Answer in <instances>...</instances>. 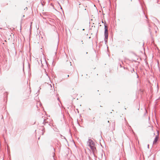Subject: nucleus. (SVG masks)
Instances as JSON below:
<instances>
[{
    "instance_id": "nucleus-1",
    "label": "nucleus",
    "mask_w": 160,
    "mask_h": 160,
    "mask_svg": "<svg viewBox=\"0 0 160 160\" xmlns=\"http://www.w3.org/2000/svg\"><path fill=\"white\" fill-rule=\"evenodd\" d=\"M89 145L92 150L94 151L96 149V148L95 147V143L94 142L91 140H89Z\"/></svg>"
},
{
    "instance_id": "nucleus-2",
    "label": "nucleus",
    "mask_w": 160,
    "mask_h": 160,
    "mask_svg": "<svg viewBox=\"0 0 160 160\" xmlns=\"http://www.w3.org/2000/svg\"><path fill=\"white\" fill-rule=\"evenodd\" d=\"M105 32H104V35L105 38V40L107 41L108 38V27L106 25H105Z\"/></svg>"
},
{
    "instance_id": "nucleus-3",
    "label": "nucleus",
    "mask_w": 160,
    "mask_h": 160,
    "mask_svg": "<svg viewBox=\"0 0 160 160\" xmlns=\"http://www.w3.org/2000/svg\"><path fill=\"white\" fill-rule=\"evenodd\" d=\"M158 136L157 135L154 140L153 144H156V143L157 141H158Z\"/></svg>"
},
{
    "instance_id": "nucleus-4",
    "label": "nucleus",
    "mask_w": 160,
    "mask_h": 160,
    "mask_svg": "<svg viewBox=\"0 0 160 160\" xmlns=\"http://www.w3.org/2000/svg\"><path fill=\"white\" fill-rule=\"evenodd\" d=\"M81 42H82V44H83V42H82L83 41H81Z\"/></svg>"
}]
</instances>
